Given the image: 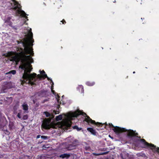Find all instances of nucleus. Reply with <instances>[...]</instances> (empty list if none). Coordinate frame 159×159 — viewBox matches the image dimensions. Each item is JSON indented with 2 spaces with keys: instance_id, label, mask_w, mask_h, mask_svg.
Returning a JSON list of instances; mask_svg holds the SVG:
<instances>
[{
  "instance_id": "27",
  "label": "nucleus",
  "mask_w": 159,
  "mask_h": 159,
  "mask_svg": "<svg viewBox=\"0 0 159 159\" xmlns=\"http://www.w3.org/2000/svg\"><path fill=\"white\" fill-rule=\"evenodd\" d=\"M28 116L27 115H25L23 116V118L24 120H26L28 118Z\"/></svg>"
},
{
  "instance_id": "13",
  "label": "nucleus",
  "mask_w": 159,
  "mask_h": 159,
  "mask_svg": "<svg viewBox=\"0 0 159 159\" xmlns=\"http://www.w3.org/2000/svg\"><path fill=\"white\" fill-rule=\"evenodd\" d=\"M102 126H102L103 125H105V126L104 127V128L105 129H107V127L108 126V125L106 123H105L102 124ZM108 126H109V128H111V127H113L114 128L115 127L114 126L111 124V123H109L108 124Z\"/></svg>"
},
{
  "instance_id": "6",
  "label": "nucleus",
  "mask_w": 159,
  "mask_h": 159,
  "mask_svg": "<svg viewBox=\"0 0 159 159\" xmlns=\"http://www.w3.org/2000/svg\"><path fill=\"white\" fill-rule=\"evenodd\" d=\"M20 6H19L18 5L15 6L13 8V9L14 10H16L17 9H18L16 11V12L18 13V14H20V16L23 17H24L26 19V20L25 21L24 23H26V21L28 20V17L26 16L27 14L25 12L21 10V6L20 5H19Z\"/></svg>"
},
{
  "instance_id": "2",
  "label": "nucleus",
  "mask_w": 159,
  "mask_h": 159,
  "mask_svg": "<svg viewBox=\"0 0 159 159\" xmlns=\"http://www.w3.org/2000/svg\"><path fill=\"white\" fill-rule=\"evenodd\" d=\"M114 131L117 134L123 132L127 131V136L129 138L132 139L133 137H135L137 138H140V136H138V134L136 133V131H134L132 130H127L124 128H120L118 126H116L113 129Z\"/></svg>"
},
{
  "instance_id": "28",
  "label": "nucleus",
  "mask_w": 159,
  "mask_h": 159,
  "mask_svg": "<svg viewBox=\"0 0 159 159\" xmlns=\"http://www.w3.org/2000/svg\"><path fill=\"white\" fill-rule=\"evenodd\" d=\"M12 1L14 3L15 5L19 4L18 2L16 1L15 0H12Z\"/></svg>"
},
{
  "instance_id": "8",
  "label": "nucleus",
  "mask_w": 159,
  "mask_h": 159,
  "mask_svg": "<svg viewBox=\"0 0 159 159\" xmlns=\"http://www.w3.org/2000/svg\"><path fill=\"white\" fill-rule=\"evenodd\" d=\"M40 73L41 74V75L43 77V79H45L46 78H47V80L48 81H50V83H52V85H53L54 83L52 81V79H51L50 78H49L48 77L47 74L45 73V71L44 70H43L42 71H40Z\"/></svg>"
},
{
  "instance_id": "7",
  "label": "nucleus",
  "mask_w": 159,
  "mask_h": 159,
  "mask_svg": "<svg viewBox=\"0 0 159 159\" xmlns=\"http://www.w3.org/2000/svg\"><path fill=\"white\" fill-rule=\"evenodd\" d=\"M85 117L83 121L86 122L88 124L90 123L92 124H94L98 127L102 126V124L100 122H96L95 120H92L90 117L88 115H87Z\"/></svg>"
},
{
  "instance_id": "36",
  "label": "nucleus",
  "mask_w": 159,
  "mask_h": 159,
  "mask_svg": "<svg viewBox=\"0 0 159 159\" xmlns=\"http://www.w3.org/2000/svg\"><path fill=\"white\" fill-rule=\"evenodd\" d=\"M113 2H116V0H115Z\"/></svg>"
},
{
  "instance_id": "35",
  "label": "nucleus",
  "mask_w": 159,
  "mask_h": 159,
  "mask_svg": "<svg viewBox=\"0 0 159 159\" xmlns=\"http://www.w3.org/2000/svg\"><path fill=\"white\" fill-rule=\"evenodd\" d=\"M52 92L54 94V90H53L52 89Z\"/></svg>"
},
{
  "instance_id": "10",
  "label": "nucleus",
  "mask_w": 159,
  "mask_h": 159,
  "mask_svg": "<svg viewBox=\"0 0 159 159\" xmlns=\"http://www.w3.org/2000/svg\"><path fill=\"white\" fill-rule=\"evenodd\" d=\"M11 17H8L7 18L5 22L6 23H7L10 26H11L12 25V22L11 21Z\"/></svg>"
},
{
  "instance_id": "29",
  "label": "nucleus",
  "mask_w": 159,
  "mask_h": 159,
  "mask_svg": "<svg viewBox=\"0 0 159 159\" xmlns=\"http://www.w3.org/2000/svg\"><path fill=\"white\" fill-rule=\"evenodd\" d=\"M61 22H62V24H65L66 23L65 20L64 19H63L61 21Z\"/></svg>"
},
{
  "instance_id": "34",
  "label": "nucleus",
  "mask_w": 159,
  "mask_h": 159,
  "mask_svg": "<svg viewBox=\"0 0 159 159\" xmlns=\"http://www.w3.org/2000/svg\"><path fill=\"white\" fill-rule=\"evenodd\" d=\"M48 100H47V99H45V100H44L43 101V103H44L45 102H46V101H47Z\"/></svg>"
},
{
  "instance_id": "20",
  "label": "nucleus",
  "mask_w": 159,
  "mask_h": 159,
  "mask_svg": "<svg viewBox=\"0 0 159 159\" xmlns=\"http://www.w3.org/2000/svg\"><path fill=\"white\" fill-rule=\"evenodd\" d=\"M73 128L74 129H76L78 131H80L82 129V128H79L77 125H75L74 126Z\"/></svg>"
},
{
  "instance_id": "19",
  "label": "nucleus",
  "mask_w": 159,
  "mask_h": 159,
  "mask_svg": "<svg viewBox=\"0 0 159 159\" xmlns=\"http://www.w3.org/2000/svg\"><path fill=\"white\" fill-rule=\"evenodd\" d=\"M16 70H11L9 72L7 73H6V74H12L13 75H15L16 74Z\"/></svg>"
},
{
  "instance_id": "25",
  "label": "nucleus",
  "mask_w": 159,
  "mask_h": 159,
  "mask_svg": "<svg viewBox=\"0 0 159 159\" xmlns=\"http://www.w3.org/2000/svg\"><path fill=\"white\" fill-rule=\"evenodd\" d=\"M41 137L42 139H44L46 140L48 139V137L46 136H45L44 135H42L41 136Z\"/></svg>"
},
{
  "instance_id": "3",
  "label": "nucleus",
  "mask_w": 159,
  "mask_h": 159,
  "mask_svg": "<svg viewBox=\"0 0 159 159\" xmlns=\"http://www.w3.org/2000/svg\"><path fill=\"white\" fill-rule=\"evenodd\" d=\"M138 141L141 142L145 148H150L154 152H156L159 153V148L156 147V146L152 143H149L147 142L145 139H138Z\"/></svg>"
},
{
  "instance_id": "23",
  "label": "nucleus",
  "mask_w": 159,
  "mask_h": 159,
  "mask_svg": "<svg viewBox=\"0 0 159 159\" xmlns=\"http://www.w3.org/2000/svg\"><path fill=\"white\" fill-rule=\"evenodd\" d=\"M56 98L57 101V102H60V104H61V101H60V96H59L58 94H57V97H56Z\"/></svg>"
},
{
  "instance_id": "37",
  "label": "nucleus",
  "mask_w": 159,
  "mask_h": 159,
  "mask_svg": "<svg viewBox=\"0 0 159 159\" xmlns=\"http://www.w3.org/2000/svg\"><path fill=\"white\" fill-rule=\"evenodd\" d=\"M135 73V71H134V72H133V74H134Z\"/></svg>"
},
{
  "instance_id": "24",
  "label": "nucleus",
  "mask_w": 159,
  "mask_h": 159,
  "mask_svg": "<svg viewBox=\"0 0 159 159\" xmlns=\"http://www.w3.org/2000/svg\"><path fill=\"white\" fill-rule=\"evenodd\" d=\"M7 89V88L5 86H4L2 87V91H3V92H5V90Z\"/></svg>"
},
{
  "instance_id": "38",
  "label": "nucleus",
  "mask_w": 159,
  "mask_h": 159,
  "mask_svg": "<svg viewBox=\"0 0 159 159\" xmlns=\"http://www.w3.org/2000/svg\"><path fill=\"white\" fill-rule=\"evenodd\" d=\"M33 102H34V100H33Z\"/></svg>"
},
{
  "instance_id": "26",
  "label": "nucleus",
  "mask_w": 159,
  "mask_h": 159,
  "mask_svg": "<svg viewBox=\"0 0 159 159\" xmlns=\"http://www.w3.org/2000/svg\"><path fill=\"white\" fill-rule=\"evenodd\" d=\"M37 77L38 79H39V80H41V79L43 78V77L42 75L39 74L37 75Z\"/></svg>"
},
{
  "instance_id": "16",
  "label": "nucleus",
  "mask_w": 159,
  "mask_h": 159,
  "mask_svg": "<svg viewBox=\"0 0 159 159\" xmlns=\"http://www.w3.org/2000/svg\"><path fill=\"white\" fill-rule=\"evenodd\" d=\"M22 107H23V109L25 111H27L28 109V106L27 104L24 103L22 105Z\"/></svg>"
},
{
  "instance_id": "33",
  "label": "nucleus",
  "mask_w": 159,
  "mask_h": 159,
  "mask_svg": "<svg viewBox=\"0 0 159 159\" xmlns=\"http://www.w3.org/2000/svg\"><path fill=\"white\" fill-rule=\"evenodd\" d=\"M40 135H38L37 136V139H39L40 137Z\"/></svg>"
},
{
  "instance_id": "1",
  "label": "nucleus",
  "mask_w": 159,
  "mask_h": 159,
  "mask_svg": "<svg viewBox=\"0 0 159 159\" xmlns=\"http://www.w3.org/2000/svg\"><path fill=\"white\" fill-rule=\"evenodd\" d=\"M33 35L32 33L30 31L28 34V38L24 39V42L22 43L24 47V51L17 53L9 52L6 56L10 61H15L16 64L21 61V64L19 68L24 70L23 78L28 81V83L32 85L35 84L37 75L35 73L29 74L33 69L31 64L34 62L31 56H33L34 53L32 48L30 47L33 45V43L34 42Z\"/></svg>"
},
{
  "instance_id": "30",
  "label": "nucleus",
  "mask_w": 159,
  "mask_h": 159,
  "mask_svg": "<svg viewBox=\"0 0 159 159\" xmlns=\"http://www.w3.org/2000/svg\"><path fill=\"white\" fill-rule=\"evenodd\" d=\"M17 116L20 119L21 118L20 116V113H18L17 115Z\"/></svg>"
},
{
  "instance_id": "5",
  "label": "nucleus",
  "mask_w": 159,
  "mask_h": 159,
  "mask_svg": "<svg viewBox=\"0 0 159 159\" xmlns=\"http://www.w3.org/2000/svg\"><path fill=\"white\" fill-rule=\"evenodd\" d=\"M80 115H82L84 116H85L87 115L85 112H81L80 111H78L73 113L68 114L67 115V117L70 120V122L71 123V120H73V118L77 117Z\"/></svg>"
},
{
  "instance_id": "21",
  "label": "nucleus",
  "mask_w": 159,
  "mask_h": 159,
  "mask_svg": "<svg viewBox=\"0 0 159 159\" xmlns=\"http://www.w3.org/2000/svg\"><path fill=\"white\" fill-rule=\"evenodd\" d=\"M62 119V116L61 115H59L56 117V120H61Z\"/></svg>"
},
{
  "instance_id": "18",
  "label": "nucleus",
  "mask_w": 159,
  "mask_h": 159,
  "mask_svg": "<svg viewBox=\"0 0 159 159\" xmlns=\"http://www.w3.org/2000/svg\"><path fill=\"white\" fill-rule=\"evenodd\" d=\"M109 151H107V152H102V153H99V154H96V153H94L93 154L94 155H97V156L100 155H106V154H108L109 153Z\"/></svg>"
},
{
  "instance_id": "39",
  "label": "nucleus",
  "mask_w": 159,
  "mask_h": 159,
  "mask_svg": "<svg viewBox=\"0 0 159 159\" xmlns=\"http://www.w3.org/2000/svg\"><path fill=\"white\" fill-rule=\"evenodd\" d=\"M63 97H64V96L63 95V96H62V98H63Z\"/></svg>"
},
{
  "instance_id": "4",
  "label": "nucleus",
  "mask_w": 159,
  "mask_h": 159,
  "mask_svg": "<svg viewBox=\"0 0 159 159\" xmlns=\"http://www.w3.org/2000/svg\"><path fill=\"white\" fill-rule=\"evenodd\" d=\"M41 127L42 129H49L52 128H54V126L51 122V120L48 118L46 119L43 120Z\"/></svg>"
},
{
  "instance_id": "14",
  "label": "nucleus",
  "mask_w": 159,
  "mask_h": 159,
  "mask_svg": "<svg viewBox=\"0 0 159 159\" xmlns=\"http://www.w3.org/2000/svg\"><path fill=\"white\" fill-rule=\"evenodd\" d=\"M75 147L76 146L75 145H73L72 144H70L68 145L67 148L68 150H71L75 149Z\"/></svg>"
},
{
  "instance_id": "9",
  "label": "nucleus",
  "mask_w": 159,
  "mask_h": 159,
  "mask_svg": "<svg viewBox=\"0 0 159 159\" xmlns=\"http://www.w3.org/2000/svg\"><path fill=\"white\" fill-rule=\"evenodd\" d=\"M70 155L69 154L64 153L60 155L58 157L62 158L63 159L64 158L68 159L70 157Z\"/></svg>"
},
{
  "instance_id": "12",
  "label": "nucleus",
  "mask_w": 159,
  "mask_h": 159,
  "mask_svg": "<svg viewBox=\"0 0 159 159\" xmlns=\"http://www.w3.org/2000/svg\"><path fill=\"white\" fill-rule=\"evenodd\" d=\"M51 1L54 4H60L62 3L61 0H51Z\"/></svg>"
},
{
  "instance_id": "17",
  "label": "nucleus",
  "mask_w": 159,
  "mask_h": 159,
  "mask_svg": "<svg viewBox=\"0 0 159 159\" xmlns=\"http://www.w3.org/2000/svg\"><path fill=\"white\" fill-rule=\"evenodd\" d=\"M94 82L87 81L86 83V84L88 86H93L95 84Z\"/></svg>"
},
{
  "instance_id": "11",
  "label": "nucleus",
  "mask_w": 159,
  "mask_h": 159,
  "mask_svg": "<svg viewBox=\"0 0 159 159\" xmlns=\"http://www.w3.org/2000/svg\"><path fill=\"white\" fill-rule=\"evenodd\" d=\"M87 130L89 131L91 133L94 135H96V132L95 129H93L92 128H88L87 129Z\"/></svg>"
},
{
  "instance_id": "15",
  "label": "nucleus",
  "mask_w": 159,
  "mask_h": 159,
  "mask_svg": "<svg viewBox=\"0 0 159 159\" xmlns=\"http://www.w3.org/2000/svg\"><path fill=\"white\" fill-rule=\"evenodd\" d=\"M77 89L81 93H84V87L82 85H79Z\"/></svg>"
},
{
  "instance_id": "32",
  "label": "nucleus",
  "mask_w": 159,
  "mask_h": 159,
  "mask_svg": "<svg viewBox=\"0 0 159 159\" xmlns=\"http://www.w3.org/2000/svg\"><path fill=\"white\" fill-rule=\"evenodd\" d=\"M107 150V148H103L101 149V151H105Z\"/></svg>"
},
{
  "instance_id": "40",
  "label": "nucleus",
  "mask_w": 159,
  "mask_h": 159,
  "mask_svg": "<svg viewBox=\"0 0 159 159\" xmlns=\"http://www.w3.org/2000/svg\"><path fill=\"white\" fill-rule=\"evenodd\" d=\"M109 137H111V136H110V135H109Z\"/></svg>"
},
{
  "instance_id": "22",
  "label": "nucleus",
  "mask_w": 159,
  "mask_h": 159,
  "mask_svg": "<svg viewBox=\"0 0 159 159\" xmlns=\"http://www.w3.org/2000/svg\"><path fill=\"white\" fill-rule=\"evenodd\" d=\"M44 114L47 117H50L51 116V114L47 111H45L44 112Z\"/></svg>"
},
{
  "instance_id": "31",
  "label": "nucleus",
  "mask_w": 159,
  "mask_h": 159,
  "mask_svg": "<svg viewBox=\"0 0 159 159\" xmlns=\"http://www.w3.org/2000/svg\"><path fill=\"white\" fill-rule=\"evenodd\" d=\"M85 149L86 150H89L90 149V148L89 146H86L85 148Z\"/></svg>"
}]
</instances>
